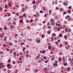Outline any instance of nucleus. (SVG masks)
I'll use <instances>...</instances> for the list:
<instances>
[{
    "mask_svg": "<svg viewBox=\"0 0 73 73\" xmlns=\"http://www.w3.org/2000/svg\"><path fill=\"white\" fill-rule=\"evenodd\" d=\"M59 37H62V35H61V34H59Z\"/></svg>",
    "mask_w": 73,
    "mask_h": 73,
    "instance_id": "obj_15",
    "label": "nucleus"
},
{
    "mask_svg": "<svg viewBox=\"0 0 73 73\" xmlns=\"http://www.w3.org/2000/svg\"><path fill=\"white\" fill-rule=\"evenodd\" d=\"M63 15H66V14L67 13L66 12H63Z\"/></svg>",
    "mask_w": 73,
    "mask_h": 73,
    "instance_id": "obj_13",
    "label": "nucleus"
},
{
    "mask_svg": "<svg viewBox=\"0 0 73 73\" xmlns=\"http://www.w3.org/2000/svg\"><path fill=\"white\" fill-rule=\"evenodd\" d=\"M36 57L38 58H40V57L39 55H38V56H36Z\"/></svg>",
    "mask_w": 73,
    "mask_h": 73,
    "instance_id": "obj_27",
    "label": "nucleus"
},
{
    "mask_svg": "<svg viewBox=\"0 0 73 73\" xmlns=\"http://www.w3.org/2000/svg\"><path fill=\"white\" fill-rule=\"evenodd\" d=\"M55 65H56V63H54L53 64V65L54 66H55Z\"/></svg>",
    "mask_w": 73,
    "mask_h": 73,
    "instance_id": "obj_60",
    "label": "nucleus"
},
{
    "mask_svg": "<svg viewBox=\"0 0 73 73\" xmlns=\"http://www.w3.org/2000/svg\"><path fill=\"white\" fill-rule=\"evenodd\" d=\"M45 50H44L42 51V53H45Z\"/></svg>",
    "mask_w": 73,
    "mask_h": 73,
    "instance_id": "obj_23",
    "label": "nucleus"
},
{
    "mask_svg": "<svg viewBox=\"0 0 73 73\" xmlns=\"http://www.w3.org/2000/svg\"><path fill=\"white\" fill-rule=\"evenodd\" d=\"M22 12H24V9L23 8V9L21 11Z\"/></svg>",
    "mask_w": 73,
    "mask_h": 73,
    "instance_id": "obj_22",
    "label": "nucleus"
},
{
    "mask_svg": "<svg viewBox=\"0 0 73 73\" xmlns=\"http://www.w3.org/2000/svg\"><path fill=\"white\" fill-rule=\"evenodd\" d=\"M8 62H11V60H8Z\"/></svg>",
    "mask_w": 73,
    "mask_h": 73,
    "instance_id": "obj_58",
    "label": "nucleus"
},
{
    "mask_svg": "<svg viewBox=\"0 0 73 73\" xmlns=\"http://www.w3.org/2000/svg\"><path fill=\"white\" fill-rule=\"evenodd\" d=\"M61 60H62V58L61 57L60 58L58 59V61L59 62H60Z\"/></svg>",
    "mask_w": 73,
    "mask_h": 73,
    "instance_id": "obj_3",
    "label": "nucleus"
},
{
    "mask_svg": "<svg viewBox=\"0 0 73 73\" xmlns=\"http://www.w3.org/2000/svg\"><path fill=\"white\" fill-rule=\"evenodd\" d=\"M48 48L49 49H51V46H49L48 47Z\"/></svg>",
    "mask_w": 73,
    "mask_h": 73,
    "instance_id": "obj_12",
    "label": "nucleus"
},
{
    "mask_svg": "<svg viewBox=\"0 0 73 73\" xmlns=\"http://www.w3.org/2000/svg\"><path fill=\"white\" fill-rule=\"evenodd\" d=\"M11 19V18H9V19L7 20V21H9V19Z\"/></svg>",
    "mask_w": 73,
    "mask_h": 73,
    "instance_id": "obj_46",
    "label": "nucleus"
},
{
    "mask_svg": "<svg viewBox=\"0 0 73 73\" xmlns=\"http://www.w3.org/2000/svg\"><path fill=\"white\" fill-rule=\"evenodd\" d=\"M46 15H47V13H46L44 14V17H46Z\"/></svg>",
    "mask_w": 73,
    "mask_h": 73,
    "instance_id": "obj_14",
    "label": "nucleus"
},
{
    "mask_svg": "<svg viewBox=\"0 0 73 73\" xmlns=\"http://www.w3.org/2000/svg\"><path fill=\"white\" fill-rule=\"evenodd\" d=\"M60 24L58 25L57 23H56V26H58L59 27L60 26Z\"/></svg>",
    "mask_w": 73,
    "mask_h": 73,
    "instance_id": "obj_38",
    "label": "nucleus"
},
{
    "mask_svg": "<svg viewBox=\"0 0 73 73\" xmlns=\"http://www.w3.org/2000/svg\"><path fill=\"white\" fill-rule=\"evenodd\" d=\"M0 37H1V38H3V36L2 35H1Z\"/></svg>",
    "mask_w": 73,
    "mask_h": 73,
    "instance_id": "obj_31",
    "label": "nucleus"
},
{
    "mask_svg": "<svg viewBox=\"0 0 73 73\" xmlns=\"http://www.w3.org/2000/svg\"><path fill=\"white\" fill-rule=\"evenodd\" d=\"M65 39H66V38H68V37L66 36V35H65L64 36Z\"/></svg>",
    "mask_w": 73,
    "mask_h": 73,
    "instance_id": "obj_10",
    "label": "nucleus"
},
{
    "mask_svg": "<svg viewBox=\"0 0 73 73\" xmlns=\"http://www.w3.org/2000/svg\"><path fill=\"white\" fill-rule=\"evenodd\" d=\"M0 65H3V63L2 62L0 63Z\"/></svg>",
    "mask_w": 73,
    "mask_h": 73,
    "instance_id": "obj_55",
    "label": "nucleus"
},
{
    "mask_svg": "<svg viewBox=\"0 0 73 73\" xmlns=\"http://www.w3.org/2000/svg\"><path fill=\"white\" fill-rule=\"evenodd\" d=\"M53 34L55 36H56V34H55V33H53Z\"/></svg>",
    "mask_w": 73,
    "mask_h": 73,
    "instance_id": "obj_57",
    "label": "nucleus"
},
{
    "mask_svg": "<svg viewBox=\"0 0 73 73\" xmlns=\"http://www.w3.org/2000/svg\"><path fill=\"white\" fill-rule=\"evenodd\" d=\"M3 70L4 72H5L6 71V68H4Z\"/></svg>",
    "mask_w": 73,
    "mask_h": 73,
    "instance_id": "obj_42",
    "label": "nucleus"
},
{
    "mask_svg": "<svg viewBox=\"0 0 73 73\" xmlns=\"http://www.w3.org/2000/svg\"><path fill=\"white\" fill-rule=\"evenodd\" d=\"M20 54L21 55H23V53H22V52H20Z\"/></svg>",
    "mask_w": 73,
    "mask_h": 73,
    "instance_id": "obj_33",
    "label": "nucleus"
},
{
    "mask_svg": "<svg viewBox=\"0 0 73 73\" xmlns=\"http://www.w3.org/2000/svg\"><path fill=\"white\" fill-rule=\"evenodd\" d=\"M15 23H16V22H15V21H13V24H15Z\"/></svg>",
    "mask_w": 73,
    "mask_h": 73,
    "instance_id": "obj_43",
    "label": "nucleus"
},
{
    "mask_svg": "<svg viewBox=\"0 0 73 73\" xmlns=\"http://www.w3.org/2000/svg\"><path fill=\"white\" fill-rule=\"evenodd\" d=\"M40 13H43V11H40Z\"/></svg>",
    "mask_w": 73,
    "mask_h": 73,
    "instance_id": "obj_41",
    "label": "nucleus"
},
{
    "mask_svg": "<svg viewBox=\"0 0 73 73\" xmlns=\"http://www.w3.org/2000/svg\"><path fill=\"white\" fill-rule=\"evenodd\" d=\"M23 49H25V50H26V49L24 47H23Z\"/></svg>",
    "mask_w": 73,
    "mask_h": 73,
    "instance_id": "obj_50",
    "label": "nucleus"
},
{
    "mask_svg": "<svg viewBox=\"0 0 73 73\" xmlns=\"http://www.w3.org/2000/svg\"><path fill=\"white\" fill-rule=\"evenodd\" d=\"M33 4H35V1H33Z\"/></svg>",
    "mask_w": 73,
    "mask_h": 73,
    "instance_id": "obj_56",
    "label": "nucleus"
},
{
    "mask_svg": "<svg viewBox=\"0 0 73 73\" xmlns=\"http://www.w3.org/2000/svg\"><path fill=\"white\" fill-rule=\"evenodd\" d=\"M49 31H47V34H48V35H50V33H49Z\"/></svg>",
    "mask_w": 73,
    "mask_h": 73,
    "instance_id": "obj_18",
    "label": "nucleus"
},
{
    "mask_svg": "<svg viewBox=\"0 0 73 73\" xmlns=\"http://www.w3.org/2000/svg\"><path fill=\"white\" fill-rule=\"evenodd\" d=\"M63 4L64 5H66V3L65 2H63Z\"/></svg>",
    "mask_w": 73,
    "mask_h": 73,
    "instance_id": "obj_47",
    "label": "nucleus"
},
{
    "mask_svg": "<svg viewBox=\"0 0 73 73\" xmlns=\"http://www.w3.org/2000/svg\"><path fill=\"white\" fill-rule=\"evenodd\" d=\"M40 40H38L37 41V43H38V42H40Z\"/></svg>",
    "mask_w": 73,
    "mask_h": 73,
    "instance_id": "obj_30",
    "label": "nucleus"
},
{
    "mask_svg": "<svg viewBox=\"0 0 73 73\" xmlns=\"http://www.w3.org/2000/svg\"><path fill=\"white\" fill-rule=\"evenodd\" d=\"M26 15H25V13L23 14V16H25V17H26Z\"/></svg>",
    "mask_w": 73,
    "mask_h": 73,
    "instance_id": "obj_21",
    "label": "nucleus"
},
{
    "mask_svg": "<svg viewBox=\"0 0 73 73\" xmlns=\"http://www.w3.org/2000/svg\"><path fill=\"white\" fill-rule=\"evenodd\" d=\"M0 29L1 31H3V28H0Z\"/></svg>",
    "mask_w": 73,
    "mask_h": 73,
    "instance_id": "obj_53",
    "label": "nucleus"
},
{
    "mask_svg": "<svg viewBox=\"0 0 73 73\" xmlns=\"http://www.w3.org/2000/svg\"><path fill=\"white\" fill-rule=\"evenodd\" d=\"M19 15V13H17V14H16L17 16H18Z\"/></svg>",
    "mask_w": 73,
    "mask_h": 73,
    "instance_id": "obj_45",
    "label": "nucleus"
},
{
    "mask_svg": "<svg viewBox=\"0 0 73 73\" xmlns=\"http://www.w3.org/2000/svg\"><path fill=\"white\" fill-rule=\"evenodd\" d=\"M13 64H15V62L14 61H13Z\"/></svg>",
    "mask_w": 73,
    "mask_h": 73,
    "instance_id": "obj_40",
    "label": "nucleus"
},
{
    "mask_svg": "<svg viewBox=\"0 0 73 73\" xmlns=\"http://www.w3.org/2000/svg\"><path fill=\"white\" fill-rule=\"evenodd\" d=\"M3 10V8H2V7H0V11H2Z\"/></svg>",
    "mask_w": 73,
    "mask_h": 73,
    "instance_id": "obj_20",
    "label": "nucleus"
},
{
    "mask_svg": "<svg viewBox=\"0 0 73 73\" xmlns=\"http://www.w3.org/2000/svg\"><path fill=\"white\" fill-rule=\"evenodd\" d=\"M72 8V6H69L68 7V9H70V8Z\"/></svg>",
    "mask_w": 73,
    "mask_h": 73,
    "instance_id": "obj_26",
    "label": "nucleus"
},
{
    "mask_svg": "<svg viewBox=\"0 0 73 73\" xmlns=\"http://www.w3.org/2000/svg\"><path fill=\"white\" fill-rule=\"evenodd\" d=\"M4 67H5V66H4V65H3L2 66V68H4Z\"/></svg>",
    "mask_w": 73,
    "mask_h": 73,
    "instance_id": "obj_52",
    "label": "nucleus"
},
{
    "mask_svg": "<svg viewBox=\"0 0 73 73\" xmlns=\"http://www.w3.org/2000/svg\"><path fill=\"white\" fill-rule=\"evenodd\" d=\"M46 57L45 56H44V57H43V58L44 59H46Z\"/></svg>",
    "mask_w": 73,
    "mask_h": 73,
    "instance_id": "obj_51",
    "label": "nucleus"
},
{
    "mask_svg": "<svg viewBox=\"0 0 73 73\" xmlns=\"http://www.w3.org/2000/svg\"><path fill=\"white\" fill-rule=\"evenodd\" d=\"M10 51L11 52H10V53H12V52H13V51H12V50H10Z\"/></svg>",
    "mask_w": 73,
    "mask_h": 73,
    "instance_id": "obj_16",
    "label": "nucleus"
},
{
    "mask_svg": "<svg viewBox=\"0 0 73 73\" xmlns=\"http://www.w3.org/2000/svg\"><path fill=\"white\" fill-rule=\"evenodd\" d=\"M13 20L14 21H16V19L15 18H14Z\"/></svg>",
    "mask_w": 73,
    "mask_h": 73,
    "instance_id": "obj_25",
    "label": "nucleus"
},
{
    "mask_svg": "<svg viewBox=\"0 0 73 73\" xmlns=\"http://www.w3.org/2000/svg\"><path fill=\"white\" fill-rule=\"evenodd\" d=\"M7 28V26L4 27V29L5 30H6H6H7V28Z\"/></svg>",
    "mask_w": 73,
    "mask_h": 73,
    "instance_id": "obj_8",
    "label": "nucleus"
},
{
    "mask_svg": "<svg viewBox=\"0 0 73 73\" xmlns=\"http://www.w3.org/2000/svg\"><path fill=\"white\" fill-rule=\"evenodd\" d=\"M65 44L66 45H67V44H68V43L67 42H65Z\"/></svg>",
    "mask_w": 73,
    "mask_h": 73,
    "instance_id": "obj_49",
    "label": "nucleus"
},
{
    "mask_svg": "<svg viewBox=\"0 0 73 73\" xmlns=\"http://www.w3.org/2000/svg\"><path fill=\"white\" fill-rule=\"evenodd\" d=\"M15 27H14V26H13V25H12L10 27V29H13V28H14Z\"/></svg>",
    "mask_w": 73,
    "mask_h": 73,
    "instance_id": "obj_2",
    "label": "nucleus"
},
{
    "mask_svg": "<svg viewBox=\"0 0 73 73\" xmlns=\"http://www.w3.org/2000/svg\"><path fill=\"white\" fill-rule=\"evenodd\" d=\"M19 22H20V23H23V20L20 19L19 20Z\"/></svg>",
    "mask_w": 73,
    "mask_h": 73,
    "instance_id": "obj_4",
    "label": "nucleus"
},
{
    "mask_svg": "<svg viewBox=\"0 0 73 73\" xmlns=\"http://www.w3.org/2000/svg\"><path fill=\"white\" fill-rule=\"evenodd\" d=\"M55 43H56V44H58V42H57V41H56L55 42Z\"/></svg>",
    "mask_w": 73,
    "mask_h": 73,
    "instance_id": "obj_62",
    "label": "nucleus"
},
{
    "mask_svg": "<svg viewBox=\"0 0 73 73\" xmlns=\"http://www.w3.org/2000/svg\"><path fill=\"white\" fill-rule=\"evenodd\" d=\"M9 44L10 45H11L12 44V42H10L9 43Z\"/></svg>",
    "mask_w": 73,
    "mask_h": 73,
    "instance_id": "obj_35",
    "label": "nucleus"
},
{
    "mask_svg": "<svg viewBox=\"0 0 73 73\" xmlns=\"http://www.w3.org/2000/svg\"><path fill=\"white\" fill-rule=\"evenodd\" d=\"M33 21V20L31 19V21H30V22H32V21Z\"/></svg>",
    "mask_w": 73,
    "mask_h": 73,
    "instance_id": "obj_61",
    "label": "nucleus"
},
{
    "mask_svg": "<svg viewBox=\"0 0 73 73\" xmlns=\"http://www.w3.org/2000/svg\"><path fill=\"white\" fill-rule=\"evenodd\" d=\"M41 37L42 38H44V35H42L41 36Z\"/></svg>",
    "mask_w": 73,
    "mask_h": 73,
    "instance_id": "obj_34",
    "label": "nucleus"
},
{
    "mask_svg": "<svg viewBox=\"0 0 73 73\" xmlns=\"http://www.w3.org/2000/svg\"><path fill=\"white\" fill-rule=\"evenodd\" d=\"M68 31H69L68 32H71V31H71V30H70V29H68Z\"/></svg>",
    "mask_w": 73,
    "mask_h": 73,
    "instance_id": "obj_37",
    "label": "nucleus"
},
{
    "mask_svg": "<svg viewBox=\"0 0 73 73\" xmlns=\"http://www.w3.org/2000/svg\"><path fill=\"white\" fill-rule=\"evenodd\" d=\"M43 10L44 11H45V7H43Z\"/></svg>",
    "mask_w": 73,
    "mask_h": 73,
    "instance_id": "obj_11",
    "label": "nucleus"
},
{
    "mask_svg": "<svg viewBox=\"0 0 73 73\" xmlns=\"http://www.w3.org/2000/svg\"><path fill=\"white\" fill-rule=\"evenodd\" d=\"M73 61V58L72 59V60H71L70 62V63H71V62H72V61Z\"/></svg>",
    "mask_w": 73,
    "mask_h": 73,
    "instance_id": "obj_48",
    "label": "nucleus"
},
{
    "mask_svg": "<svg viewBox=\"0 0 73 73\" xmlns=\"http://www.w3.org/2000/svg\"><path fill=\"white\" fill-rule=\"evenodd\" d=\"M59 46H63V45H62V44H60Z\"/></svg>",
    "mask_w": 73,
    "mask_h": 73,
    "instance_id": "obj_28",
    "label": "nucleus"
},
{
    "mask_svg": "<svg viewBox=\"0 0 73 73\" xmlns=\"http://www.w3.org/2000/svg\"><path fill=\"white\" fill-rule=\"evenodd\" d=\"M7 66L8 67V69H9L11 68V65L10 64H7Z\"/></svg>",
    "mask_w": 73,
    "mask_h": 73,
    "instance_id": "obj_1",
    "label": "nucleus"
},
{
    "mask_svg": "<svg viewBox=\"0 0 73 73\" xmlns=\"http://www.w3.org/2000/svg\"><path fill=\"white\" fill-rule=\"evenodd\" d=\"M67 12L68 13H70V12H71V11L70 10H68L67 11Z\"/></svg>",
    "mask_w": 73,
    "mask_h": 73,
    "instance_id": "obj_6",
    "label": "nucleus"
},
{
    "mask_svg": "<svg viewBox=\"0 0 73 73\" xmlns=\"http://www.w3.org/2000/svg\"><path fill=\"white\" fill-rule=\"evenodd\" d=\"M68 69V72H69V71H70V69H69V67L67 68Z\"/></svg>",
    "mask_w": 73,
    "mask_h": 73,
    "instance_id": "obj_17",
    "label": "nucleus"
},
{
    "mask_svg": "<svg viewBox=\"0 0 73 73\" xmlns=\"http://www.w3.org/2000/svg\"><path fill=\"white\" fill-rule=\"evenodd\" d=\"M5 8H6V9L8 8V6H7V5H5Z\"/></svg>",
    "mask_w": 73,
    "mask_h": 73,
    "instance_id": "obj_9",
    "label": "nucleus"
},
{
    "mask_svg": "<svg viewBox=\"0 0 73 73\" xmlns=\"http://www.w3.org/2000/svg\"><path fill=\"white\" fill-rule=\"evenodd\" d=\"M34 71L35 72H38V69H36L34 70Z\"/></svg>",
    "mask_w": 73,
    "mask_h": 73,
    "instance_id": "obj_5",
    "label": "nucleus"
},
{
    "mask_svg": "<svg viewBox=\"0 0 73 73\" xmlns=\"http://www.w3.org/2000/svg\"><path fill=\"white\" fill-rule=\"evenodd\" d=\"M56 9H57V10H58V8L57 7H56Z\"/></svg>",
    "mask_w": 73,
    "mask_h": 73,
    "instance_id": "obj_29",
    "label": "nucleus"
},
{
    "mask_svg": "<svg viewBox=\"0 0 73 73\" xmlns=\"http://www.w3.org/2000/svg\"><path fill=\"white\" fill-rule=\"evenodd\" d=\"M55 63H58V62H57V61H55Z\"/></svg>",
    "mask_w": 73,
    "mask_h": 73,
    "instance_id": "obj_63",
    "label": "nucleus"
},
{
    "mask_svg": "<svg viewBox=\"0 0 73 73\" xmlns=\"http://www.w3.org/2000/svg\"><path fill=\"white\" fill-rule=\"evenodd\" d=\"M19 60H20V61H21V60H22V59L20 57L19 58Z\"/></svg>",
    "mask_w": 73,
    "mask_h": 73,
    "instance_id": "obj_19",
    "label": "nucleus"
},
{
    "mask_svg": "<svg viewBox=\"0 0 73 73\" xmlns=\"http://www.w3.org/2000/svg\"><path fill=\"white\" fill-rule=\"evenodd\" d=\"M41 60H39L38 61V62H41Z\"/></svg>",
    "mask_w": 73,
    "mask_h": 73,
    "instance_id": "obj_54",
    "label": "nucleus"
},
{
    "mask_svg": "<svg viewBox=\"0 0 73 73\" xmlns=\"http://www.w3.org/2000/svg\"><path fill=\"white\" fill-rule=\"evenodd\" d=\"M42 23H45V21H43L42 22Z\"/></svg>",
    "mask_w": 73,
    "mask_h": 73,
    "instance_id": "obj_64",
    "label": "nucleus"
},
{
    "mask_svg": "<svg viewBox=\"0 0 73 73\" xmlns=\"http://www.w3.org/2000/svg\"><path fill=\"white\" fill-rule=\"evenodd\" d=\"M6 50H7V51H9V49L8 48H7L6 49Z\"/></svg>",
    "mask_w": 73,
    "mask_h": 73,
    "instance_id": "obj_44",
    "label": "nucleus"
},
{
    "mask_svg": "<svg viewBox=\"0 0 73 73\" xmlns=\"http://www.w3.org/2000/svg\"><path fill=\"white\" fill-rule=\"evenodd\" d=\"M68 21H69V20H71V18H69L68 19Z\"/></svg>",
    "mask_w": 73,
    "mask_h": 73,
    "instance_id": "obj_32",
    "label": "nucleus"
},
{
    "mask_svg": "<svg viewBox=\"0 0 73 73\" xmlns=\"http://www.w3.org/2000/svg\"><path fill=\"white\" fill-rule=\"evenodd\" d=\"M48 60H47L46 61H45V63H47V62H48Z\"/></svg>",
    "mask_w": 73,
    "mask_h": 73,
    "instance_id": "obj_59",
    "label": "nucleus"
},
{
    "mask_svg": "<svg viewBox=\"0 0 73 73\" xmlns=\"http://www.w3.org/2000/svg\"><path fill=\"white\" fill-rule=\"evenodd\" d=\"M52 21V23H53V22L54 21V19H53V20H52L51 21Z\"/></svg>",
    "mask_w": 73,
    "mask_h": 73,
    "instance_id": "obj_39",
    "label": "nucleus"
},
{
    "mask_svg": "<svg viewBox=\"0 0 73 73\" xmlns=\"http://www.w3.org/2000/svg\"><path fill=\"white\" fill-rule=\"evenodd\" d=\"M64 24H65L67 23V22L66 21H65L64 22Z\"/></svg>",
    "mask_w": 73,
    "mask_h": 73,
    "instance_id": "obj_36",
    "label": "nucleus"
},
{
    "mask_svg": "<svg viewBox=\"0 0 73 73\" xmlns=\"http://www.w3.org/2000/svg\"><path fill=\"white\" fill-rule=\"evenodd\" d=\"M23 44L24 45L25 43H23V42H22V43H21V45H23Z\"/></svg>",
    "mask_w": 73,
    "mask_h": 73,
    "instance_id": "obj_24",
    "label": "nucleus"
},
{
    "mask_svg": "<svg viewBox=\"0 0 73 73\" xmlns=\"http://www.w3.org/2000/svg\"><path fill=\"white\" fill-rule=\"evenodd\" d=\"M11 2L9 3V7H11Z\"/></svg>",
    "mask_w": 73,
    "mask_h": 73,
    "instance_id": "obj_7",
    "label": "nucleus"
}]
</instances>
